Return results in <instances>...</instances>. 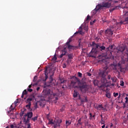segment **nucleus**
Masks as SVG:
<instances>
[{
  "label": "nucleus",
  "mask_w": 128,
  "mask_h": 128,
  "mask_svg": "<svg viewBox=\"0 0 128 128\" xmlns=\"http://www.w3.org/2000/svg\"><path fill=\"white\" fill-rule=\"evenodd\" d=\"M108 70V66H106L104 68V71L100 72V76H102V78L100 82L98 80H94L93 81L94 86H98L100 88H101L102 90H104L106 88L110 86L112 83L110 82L108 80V79L106 78V70Z\"/></svg>",
  "instance_id": "f257e3e1"
},
{
  "label": "nucleus",
  "mask_w": 128,
  "mask_h": 128,
  "mask_svg": "<svg viewBox=\"0 0 128 128\" xmlns=\"http://www.w3.org/2000/svg\"><path fill=\"white\" fill-rule=\"evenodd\" d=\"M70 86L71 88H80L82 92H86L88 90V86L86 84V82L80 81L78 78L74 76V78L72 79Z\"/></svg>",
  "instance_id": "f03ea898"
},
{
  "label": "nucleus",
  "mask_w": 128,
  "mask_h": 128,
  "mask_svg": "<svg viewBox=\"0 0 128 128\" xmlns=\"http://www.w3.org/2000/svg\"><path fill=\"white\" fill-rule=\"evenodd\" d=\"M42 95L43 98H48V100H52V98H55L56 100H58V96H60L58 94H50V90H44L42 92Z\"/></svg>",
  "instance_id": "7ed1b4c3"
},
{
  "label": "nucleus",
  "mask_w": 128,
  "mask_h": 128,
  "mask_svg": "<svg viewBox=\"0 0 128 128\" xmlns=\"http://www.w3.org/2000/svg\"><path fill=\"white\" fill-rule=\"evenodd\" d=\"M110 2H104L102 5L98 4L96 6L94 10H93V12H94L95 10H100L102 8H110Z\"/></svg>",
  "instance_id": "20e7f679"
},
{
  "label": "nucleus",
  "mask_w": 128,
  "mask_h": 128,
  "mask_svg": "<svg viewBox=\"0 0 128 128\" xmlns=\"http://www.w3.org/2000/svg\"><path fill=\"white\" fill-rule=\"evenodd\" d=\"M48 70H50V68L48 69H46L45 70V76L46 80L48 78V76H50V84H52V76L54 74V72L53 70H54V69H52V70H50L48 74H46V72H48Z\"/></svg>",
  "instance_id": "39448f33"
},
{
  "label": "nucleus",
  "mask_w": 128,
  "mask_h": 128,
  "mask_svg": "<svg viewBox=\"0 0 128 128\" xmlns=\"http://www.w3.org/2000/svg\"><path fill=\"white\" fill-rule=\"evenodd\" d=\"M62 122V120L60 118L56 119L54 122V128H58V126H60V124Z\"/></svg>",
  "instance_id": "423d86ee"
},
{
  "label": "nucleus",
  "mask_w": 128,
  "mask_h": 128,
  "mask_svg": "<svg viewBox=\"0 0 128 128\" xmlns=\"http://www.w3.org/2000/svg\"><path fill=\"white\" fill-rule=\"evenodd\" d=\"M114 30L112 28H111L110 29H108L106 30V36H112V34H114Z\"/></svg>",
  "instance_id": "0eeeda50"
},
{
  "label": "nucleus",
  "mask_w": 128,
  "mask_h": 128,
  "mask_svg": "<svg viewBox=\"0 0 128 128\" xmlns=\"http://www.w3.org/2000/svg\"><path fill=\"white\" fill-rule=\"evenodd\" d=\"M96 49L92 48V51L88 54V56L96 58Z\"/></svg>",
  "instance_id": "6e6552de"
},
{
  "label": "nucleus",
  "mask_w": 128,
  "mask_h": 128,
  "mask_svg": "<svg viewBox=\"0 0 128 128\" xmlns=\"http://www.w3.org/2000/svg\"><path fill=\"white\" fill-rule=\"evenodd\" d=\"M70 42H72V38H69L66 43V46H68V48L69 50H74V46L70 45Z\"/></svg>",
  "instance_id": "1a4fd4ad"
},
{
  "label": "nucleus",
  "mask_w": 128,
  "mask_h": 128,
  "mask_svg": "<svg viewBox=\"0 0 128 128\" xmlns=\"http://www.w3.org/2000/svg\"><path fill=\"white\" fill-rule=\"evenodd\" d=\"M18 103V100H16L14 104H12L10 108V110L8 111V112L10 113L12 110H14V108H16V104Z\"/></svg>",
  "instance_id": "9d476101"
},
{
  "label": "nucleus",
  "mask_w": 128,
  "mask_h": 128,
  "mask_svg": "<svg viewBox=\"0 0 128 128\" xmlns=\"http://www.w3.org/2000/svg\"><path fill=\"white\" fill-rule=\"evenodd\" d=\"M114 46L112 45L111 46H110L109 47L107 48H106V52H108L109 50L112 54V52H114Z\"/></svg>",
  "instance_id": "9b49d317"
},
{
  "label": "nucleus",
  "mask_w": 128,
  "mask_h": 128,
  "mask_svg": "<svg viewBox=\"0 0 128 128\" xmlns=\"http://www.w3.org/2000/svg\"><path fill=\"white\" fill-rule=\"evenodd\" d=\"M128 17L126 18L124 22L121 21L120 22L116 23V24H128Z\"/></svg>",
  "instance_id": "f8f14e48"
},
{
  "label": "nucleus",
  "mask_w": 128,
  "mask_h": 128,
  "mask_svg": "<svg viewBox=\"0 0 128 128\" xmlns=\"http://www.w3.org/2000/svg\"><path fill=\"white\" fill-rule=\"evenodd\" d=\"M117 50H119V52H124L126 50L124 47H120H120H118Z\"/></svg>",
  "instance_id": "ddd939ff"
},
{
  "label": "nucleus",
  "mask_w": 128,
  "mask_h": 128,
  "mask_svg": "<svg viewBox=\"0 0 128 128\" xmlns=\"http://www.w3.org/2000/svg\"><path fill=\"white\" fill-rule=\"evenodd\" d=\"M82 120V118H80L78 120V124H77V126H81L82 124V122H80Z\"/></svg>",
  "instance_id": "4468645a"
},
{
  "label": "nucleus",
  "mask_w": 128,
  "mask_h": 128,
  "mask_svg": "<svg viewBox=\"0 0 128 128\" xmlns=\"http://www.w3.org/2000/svg\"><path fill=\"white\" fill-rule=\"evenodd\" d=\"M96 109L98 110H104L102 105H98V106H97Z\"/></svg>",
  "instance_id": "2eb2a0df"
},
{
  "label": "nucleus",
  "mask_w": 128,
  "mask_h": 128,
  "mask_svg": "<svg viewBox=\"0 0 128 128\" xmlns=\"http://www.w3.org/2000/svg\"><path fill=\"white\" fill-rule=\"evenodd\" d=\"M27 116L28 118H30L32 116V112H29L27 114Z\"/></svg>",
  "instance_id": "dca6fc26"
},
{
  "label": "nucleus",
  "mask_w": 128,
  "mask_h": 128,
  "mask_svg": "<svg viewBox=\"0 0 128 128\" xmlns=\"http://www.w3.org/2000/svg\"><path fill=\"white\" fill-rule=\"evenodd\" d=\"M77 34H84V32H82V31L80 30H78L76 32H75L74 34L76 35Z\"/></svg>",
  "instance_id": "f3484780"
},
{
  "label": "nucleus",
  "mask_w": 128,
  "mask_h": 128,
  "mask_svg": "<svg viewBox=\"0 0 128 128\" xmlns=\"http://www.w3.org/2000/svg\"><path fill=\"white\" fill-rule=\"evenodd\" d=\"M90 20V15H88L87 18L86 19L85 22H88Z\"/></svg>",
  "instance_id": "a211bd4d"
},
{
  "label": "nucleus",
  "mask_w": 128,
  "mask_h": 128,
  "mask_svg": "<svg viewBox=\"0 0 128 128\" xmlns=\"http://www.w3.org/2000/svg\"><path fill=\"white\" fill-rule=\"evenodd\" d=\"M66 50H62V54L60 56V58H62V56H64V54H66Z\"/></svg>",
  "instance_id": "6ab92c4d"
},
{
  "label": "nucleus",
  "mask_w": 128,
  "mask_h": 128,
  "mask_svg": "<svg viewBox=\"0 0 128 128\" xmlns=\"http://www.w3.org/2000/svg\"><path fill=\"white\" fill-rule=\"evenodd\" d=\"M111 80H112V82H116V77L112 78Z\"/></svg>",
  "instance_id": "aec40b11"
},
{
  "label": "nucleus",
  "mask_w": 128,
  "mask_h": 128,
  "mask_svg": "<svg viewBox=\"0 0 128 128\" xmlns=\"http://www.w3.org/2000/svg\"><path fill=\"white\" fill-rule=\"evenodd\" d=\"M38 116H36L35 117L32 118V120H33V122H36L38 120Z\"/></svg>",
  "instance_id": "412c9836"
},
{
  "label": "nucleus",
  "mask_w": 128,
  "mask_h": 128,
  "mask_svg": "<svg viewBox=\"0 0 128 128\" xmlns=\"http://www.w3.org/2000/svg\"><path fill=\"white\" fill-rule=\"evenodd\" d=\"M74 98H76V96H78V93L77 92H76V90H74Z\"/></svg>",
  "instance_id": "4be33fe9"
},
{
  "label": "nucleus",
  "mask_w": 128,
  "mask_h": 128,
  "mask_svg": "<svg viewBox=\"0 0 128 128\" xmlns=\"http://www.w3.org/2000/svg\"><path fill=\"white\" fill-rule=\"evenodd\" d=\"M56 60H57V58H56V56H54L53 58H52V62H56Z\"/></svg>",
  "instance_id": "5701e85b"
},
{
  "label": "nucleus",
  "mask_w": 128,
  "mask_h": 128,
  "mask_svg": "<svg viewBox=\"0 0 128 128\" xmlns=\"http://www.w3.org/2000/svg\"><path fill=\"white\" fill-rule=\"evenodd\" d=\"M70 124H72L70 121H68V120L66 121V126H70Z\"/></svg>",
  "instance_id": "b1692460"
},
{
  "label": "nucleus",
  "mask_w": 128,
  "mask_h": 128,
  "mask_svg": "<svg viewBox=\"0 0 128 128\" xmlns=\"http://www.w3.org/2000/svg\"><path fill=\"white\" fill-rule=\"evenodd\" d=\"M54 122H52V120L49 119V122H48V124H54Z\"/></svg>",
  "instance_id": "393cba45"
},
{
  "label": "nucleus",
  "mask_w": 128,
  "mask_h": 128,
  "mask_svg": "<svg viewBox=\"0 0 128 128\" xmlns=\"http://www.w3.org/2000/svg\"><path fill=\"white\" fill-rule=\"evenodd\" d=\"M120 86H124V81L121 80L120 82Z\"/></svg>",
  "instance_id": "a878e982"
},
{
  "label": "nucleus",
  "mask_w": 128,
  "mask_h": 128,
  "mask_svg": "<svg viewBox=\"0 0 128 128\" xmlns=\"http://www.w3.org/2000/svg\"><path fill=\"white\" fill-rule=\"evenodd\" d=\"M10 128H18V126L16 124H12L10 125Z\"/></svg>",
  "instance_id": "bb28decb"
},
{
  "label": "nucleus",
  "mask_w": 128,
  "mask_h": 128,
  "mask_svg": "<svg viewBox=\"0 0 128 128\" xmlns=\"http://www.w3.org/2000/svg\"><path fill=\"white\" fill-rule=\"evenodd\" d=\"M78 76H79V78H82V74L80 72H78Z\"/></svg>",
  "instance_id": "cd10ccee"
},
{
  "label": "nucleus",
  "mask_w": 128,
  "mask_h": 128,
  "mask_svg": "<svg viewBox=\"0 0 128 128\" xmlns=\"http://www.w3.org/2000/svg\"><path fill=\"white\" fill-rule=\"evenodd\" d=\"M100 48H101V50H106V47H104V46H102Z\"/></svg>",
  "instance_id": "c85d7f7f"
},
{
  "label": "nucleus",
  "mask_w": 128,
  "mask_h": 128,
  "mask_svg": "<svg viewBox=\"0 0 128 128\" xmlns=\"http://www.w3.org/2000/svg\"><path fill=\"white\" fill-rule=\"evenodd\" d=\"M114 98H116V96H118V93L114 92Z\"/></svg>",
  "instance_id": "c756f323"
},
{
  "label": "nucleus",
  "mask_w": 128,
  "mask_h": 128,
  "mask_svg": "<svg viewBox=\"0 0 128 128\" xmlns=\"http://www.w3.org/2000/svg\"><path fill=\"white\" fill-rule=\"evenodd\" d=\"M93 44L94 46H96V48H98V44H94L93 43Z\"/></svg>",
  "instance_id": "7c9ffc66"
},
{
  "label": "nucleus",
  "mask_w": 128,
  "mask_h": 128,
  "mask_svg": "<svg viewBox=\"0 0 128 128\" xmlns=\"http://www.w3.org/2000/svg\"><path fill=\"white\" fill-rule=\"evenodd\" d=\"M68 58H70V59L72 58V54H68Z\"/></svg>",
  "instance_id": "2f4dec72"
},
{
  "label": "nucleus",
  "mask_w": 128,
  "mask_h": 128,
  "mask_svg": "<svg viewBox=\"0 0 128 128\" xmlns=\"http://www.w3.org/2000/svg\"><path fill=\"white\" fill-rule=\"evenodd\" d=\"M121 63H122V62H120L118 63V66H120V70H122V66H121V64H122Z\"/></svg>",
  "instance_id": "473e14b6"
},
{
  "label": "nucleus",
  "mask_w": 128,
  "mask_h": 128,
  "mask_svg": "<svg viewBox=\"0 0 128 128\" xmlns=\"http://www.w3.org/2000/svg\"><path fill=\"white\" fill-rule=\"evenodd\" d=\"M37 78H38V76H35L34 77V82H36Z\"/></svg>",
  "instance_id": "72a5a7b5"
},
{
  "label": "nucleus",
  "mask_w": 128,
  "mask_h": 128,
  "mask_svg": "<svg viewBox=\"0 0 128 128\" xmlns=\"http://www.w3.org/2000/svg\"><path fill=\"white\" fill-rule=\"evenodd\" d=\"M94 22H96V20H93V21H92V22H90L91 26L92 25V24H94Z\"/></svg>",
  "instance_id": "f704fd0d"
},
{
  "label": "nucleus",
  "mask_w": 128,
  "mask_h": 128,
  "mask_svg": "<svg viewBox=\"0 0 128 128\" xmlns=\"http://www.w3.org/2000/svg\"><path fill=\"white\" fill-rule=\"evenodd\" d=\"M106 96L108 98H110V94H106Z\"/></svg>",
  "instance_id": "c9c22d12"
},
{
  "label": "nucleus",
  "mask_w": 128,
  "mask_h": 128,
  "mask_svg": "<svg viewBox=\"0 0 128 128\" xmlns=\"http://www.w3.org/2000/svg\"><path fill=\"white\" fill-rule=\"evenodd\" d=\"M26 108H30V103H29V104L26 105Z\"/></svg>",
  "instance_id": "e433bc0d"
},
{
  "label": "nucleus",
  "mask_w": 128,
  "mask_h": 128,
  "mask_svg": "<svg viewBox=\"0 0 128 128\" xmlns=\"http://www.w3.org/2000/svg\"><path fill=\"white\" fill-rule=\"evenodd\" d=\"M28 91L30 92H32V89L28 88Z\"/></svg>",
  "instance_id": "4c0bfd02"
},
{
  "label": "nucleus",
  "mask_w": 128,
  "mask_h": 128,
  "mask_svg": "<svg viewBox=\"0 0 128 128\" xmlns=\"http://www.w3.org/2000/svg\"><path fill=\"white\" fill-rule=\"evenodd\" d=\"M44 100H46V99H43V100H40V102H37L38 103L39 102V104H40V102H44Z\"/></svg>",
  "instance_id": "58836bf2"
},
{
  "label": "nucleus",
  "mask_w": 128,
  "mask_h": 128,
  "mask_svg": "<svg viewBox=\"0 0 128 128\" xmlns=\"http://www.w3.org/2000/svg\"><path fill=\"white\" fill-rule=\"evenodd\" d=\"M32 98H28V102H32Z\"/></svg>",
  "instance_id": "ea45409f"
},
{
  "label": "nucleus",
  "mask_w": 128,
  "mask_h": 128,
  "mask_svg": "<svg viewBox=\"0 0 128 128\" xmlns=\"http://www.w3.org/2000/svg\"><path fill=\"white\" fill-rule=\"evenodd\" d=\"M88 26H86V28H84V30L86 31V32H88Z\"/></svg>",
  "instance_id": "a19ab883"
},
{
  "label": "nucleus",
  "mask_w": 128,
  "mask_h": 128,
  "mask_svg": "<svg viewBox=\"0 0 128 128\" xmlns=\"http://www.w3.org/2000/svg\"><path fill=\"white\" fill-rule=\"evenodd\" d=\"M125 100H126V101H125V102H128V97H126L125 98Z\"/></svg>",
  "instance_id": "79ce46f5"
},
{
  "label": "nucleus",
  "mask_w": 128,
  "mask_h": 128,
  "mask_svg": "<svg viewBox=\"0 0 128 128\" xmlns=\"http://www.w3.org/2000/svg\"><path fill=\"white\" fill-rule=\"evenodd\" d=\"M22 94H26V90H24L23 92H22Z\"/></svg>",
  "instance_id": "37998d69"
},
{
  "label": "nucleus",
  "mask_w": 128,
  "mask_h": 128,
  "mask_svg": "<svg viewBox=\"0 0 128 128\" xmlns=\"http://www.w3.org/2000/svg\"><path fill=\"white\" fill-rule=\"evenodd\" d=\"M112 2H118V1H114V0H112L111 2V4H112Z\"/></svg>",
  "instance_id": "c03bdc74"
},
{
  "label": "nucleus",
  "mask_w": 128,
  "mask_h": 128,
  "mask_svg": "<svg viewBox=\"0 0 128 128\" xmlns=\"http://www.w3.org/2000/svg\"><path fill=\"white\" fill-rule=\"evenodd\" d=\"M116 8H113L112 9H110V12H112V10H114Z\"/></svg>",
  "instance_id": "a18cd8bd"
},
{
  "label": "nucleus",
  "mask_w": 128,
  "mask_h": 128,
  "mask_svg": "<svg viewBox=\"0 0 128 128\" xmlns=\"http://www.w3.org/2000/svg\"><path fill=\"white\" fill-rule=\"evenodd\" d=\"M88 76H92V74L90 73H88Z\"/></svg>",
  "instance_id": "49530a36"
},
{
  "label": "nucleus",
  "mask_w": 128,
  "mask_h": 128,
  "mask_svg": "<svg viewBox=\"0 0 128 128\" xmlns=\"http://www.w3.org/2000/svg\"><path fill=\"white\" fill-rule=\"evenodd\" d=\"M105 126H105L104 124L103 126H102V128H104Z\"/></svg>",
  "instance_id": "de8ad7c7"
},
{
  "label": "nucleus",
  "mask_w": 128,
  "mask_h": 128,
  "mask_svg": "<svg viewBox=\"0 0 128 128\" xmlns=\"http://www.w3.org/2000/svg\"><path fill=\"white\" fill-rule=\"evenodd\" d=\"M108 80H110V76H108Z\"/></svg>",
  "instance_id": "09e8293b"
},
{
  "label": "nucleus",
  "mask_w": 128,
  "mask_h": 128,
  "mask_svg": "<svg viewBox=\"0 0 128 128\" xmlns=\"http://www.w3.org/2000/svg\"><path fill=\"white\" fill-rule=\"evenodd\" d=\"M40 87H38V88H36V90H40Z\"/></svg>",
  "instance_id": "8fccbe9b"
},
{
  "label": "nucleus",
  "mask_w": 128,
  "mask_h": 128,
  "mask_svg": "<svg viewBox=\"0 0 128 128\" xmlns=\"http://www.w3.org/2000/svg\"><path fill=\"white\" fill-rule=\"evenodd\" d=\"M22 120H24V122H26V118H22Z\"/></svg>",
  "instance_id": "3c124183"
},
{
  "label": "nucleus",
  "mask_w": 128,
  "mask_h": 128,
  "mask_svg": "<svg viewBox=\"0 0 128 128\" xmlns=\"http://www.w3.org/2000/svg\"><path fill=\"white\" fill-rule=\"evenodd\" d=\"M102 124H104V122L102 121Z\"/></svg>",
  "instance_id": "603ef678"
},
{
  "label": "nucleus",
  "mask_w": 128,
  "mask_h": 128,
  "mask_svg": "<svg viewBox=\"0 0 128 128\" xmlns=\"http://www.w3.org/2000/svg\"><path fill=\"white\" fill-rule=\"evenodd\" d=\"M28 88H32V84L30 85V86H28Z\"/></svg>",
  "instance_id": "864d4df0"
},
{
  "label": "nucleus",
  "mask_w": 128,
  "mask_h": 128,
  "mask_svg": "<svg viewBox=\"0 0 128 128\" xmlns=\"http://www.w3.org/2000/svg\"><path fill=\"white\" fill-rule=\"evenodd\" d=\"M21 98H24V94H22V96H21Z\"/></svg>",
  "instance_id": "5fc2aeb1"
},
{
  "label": "nucleus",
  "mask_w": 128,
  "mask_h": 128,
  "mask_svg": "<svg viewBox=\"0 0 128 128\" xmlns=\"http://www.w3.org/2000/svg\"><path fill=\"white\" fill-rule=\"evenodd\" d=\"M42 104V103L41 102L40 104V105L41 106H42L44 104Z\"/></svg>",
  "instance_id": "6e6d98bb"
},
{
  "label": "nucleus",
  "mask_w": 128,
  "mask_h": 128,
  "mask_svg": "<svg viewBox=\"0 0 128 128\" xmlns=\"http://www.w3.org/2000/svg\"><path fill=\"white\" fill-rule=\"evenodd\" d=\"M114 125L112 124H111L110 128H112Z\"/></svg>",
  "instance_id": "4d7b16f0"
},
{
  "label": "nucleus",
  "mask_w": 128,
  "mask_h": 128,
  "mask_svg": "<svg viewBox=\"0 0 128 128\" xmlns=\"http://www.w3.org/2000/svg\"><path fill=\"white\" fill-rule=\"evenodd\" d=\"M82 28V26H80V28Z\"/></svg>",
  "instance_id": "13d9d810"
},
{
  "label": "nucleus",
  "mask_w": 128,
  "mask_h": 128,
  "mask_svg": "<svg viewBox=\"0 0 128 128\" xmlns=\"http://www.w3.org/2000/svg\"><path fill=\"white\" fill-rule=\"evenodd\" d=\"M114 22H116V20H114Z\"/></svg>",
  "instance_id": "bf43d9fd"
},
{
  "label": "nucleus",
  "mask_w": 128,
  "mask_h": 128,
  "mask_svg": "<svg viewBox=\"0 0 128 128\" xmlns=\"http://www.w3.org/2000/svg\"><path fill=\"white\" fill-rule=\"evenodd\" d=\"M54 103H55V104H56V102L55 101V102H54Z\"/></svg>",
  "instance_id": "052dcab7"
},
{
  "label": "nucleus",
  "mask_w": 128,
  "mask_h": 128,
  "mask_svg": "<svg viewBox=\"0 0 128 128\" xmlns=\"http://www.w3.org/2000/svg\"><path fill=\"white\" fill-rule=\"evenodd\" d=\"M86 102H88V100H86Z\"/></svg>",
  "instance_id": "680f3d73"
},
{
  "label": "nucleus",
  "mask_w": 128,
  "mask_h": 128,
  "mask_svg": "<svg viewBox=\"0 0 128 128\" xmlns=\"http://www.w3.org/2000/svg\"><path fill=\"white\" fill-rule=\"evenodd\" d=\"M85 118H86V116Z\"/></svg>",
  "instance_id": "e2e57ef3"
},
{
  "label": "nucleus",
  "mask_w": 128,
  "mask_h": 128,
  "mask_svg": "<svg viewBox=\"0 0 128 128\" xmlns=\"http://www.w3.org/2000/svg\"><path fill=\"white\" fill-rule=\"evenodd\" d=\"M106 128H108V126H106Z\"/></svg>",
  "instance_id": "0e129e2a"
},
{
  "label": "nucleus",
  "mask_w": 128,
  "mask_h": 128,
  "mask_svg": "<svg viewBox=\"0 0 128 128\" xmlns=\"http://www.w3.org/2000/svg\"><path fill=\"white\" fill-rule=\"evenodd\" d=\"M63 68H64V66H63Z\"/></svg>",
  "instance_id": "69168bd1"
},
{
  "label": "nucleus",
  "mask_w": 128,
  "mask_h": 128,
  "mask_svg": "<svg viewBox=\"0 0 128 128\" xmlns=\"http://www.w3.org/2000/svg\"><path fill=\"white\" fill-rule=\"evenodd\" d=\"M63 68H64V66H63Z\"/></svg>",
  "instance_id": "338daca9"
},
{
  "label": "nucleus",
  "mask_w": 128,
  "mask_h": 128,
  "mask_svg": "<svg viewBox=\"0 0 128 128\" xmlns=\"http://www.w3.org/2000/svg\"><path fill=\"white\" fill-rule=\"evenodd\" d=\"M118 98H120V96H119Z\"/></svg>",
  "instance_id": "774afa93"
}]
</instances>
